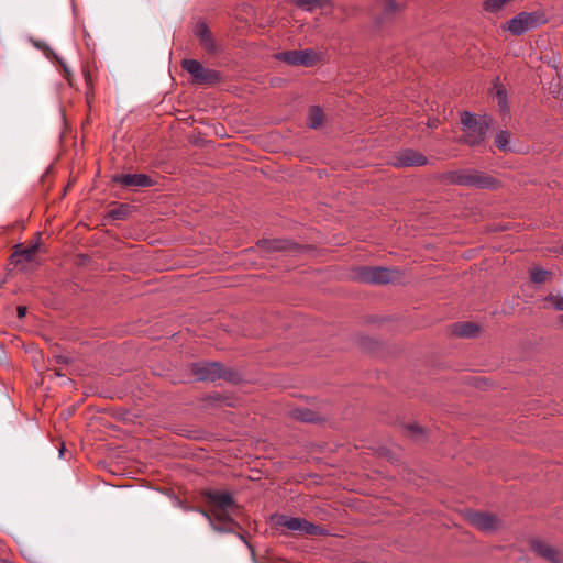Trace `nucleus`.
<instances>
[{
	"label": "nucleus",
	"mask_w": 563,
	"mask_h": 563,
	"mask_svg": "<svg viewBox=\"0 0 563 563\" xmlns=\"http://www.w3.org/2000/svg\"><path fill=\"white\" fill-rule=\"evenodd\" d=\"M461 143L468 146H477L484 142L489 128V120L487 117H477L465 111L461 114Z\"/></svg>",
	"instance_id": "f257e3e1"
},
{
	"label": "nucleus",
	"mask_w": 563,
	"mask_h": 563,
	"mask_svg": "<svg viewBox=\"0 0 563 563\" xmlns=\"http://www.w3.org/2000/svg\"><path fill=\"white\" fill-rule=\"evenodd\" d=\"M443 180L449 184L476 187L481 189H495L498 180L485 173L475 169H461L443 174Z\"/></svg>",
	"instance_id": "f03ea898"
},
{
	"label": "nucleus",
	"mask_w": 563,
	"mask_h": 563,
	"mask_svg": "<svg viewBox=\"0 0 563 563\" xmlns=\"http://www.w3.org/2000/svg\"><path fill=\"white\" fill-rule=\"evenodd\" d=\"M273 521L277 527H283L291 531H297L303 536H327V530L316 523L298 517H289L286 515L273 516Z\"/></svg>",
	"instance_id": "7ed1b4c3"
},
{
	"label": "nucleus",
	"mask_w": 563,
	"mask_h": 563,
	"mask_svg": "<svg viewBox=\"0 0 563 563\" xmlns=\"http://www.w3.org/2000/svg\"><path fill=\"white\" fill-rule=\"evenodd\" d=\"M545 22L544 14L539 11L520 12L510 19L504 29L518 36Z\"/></svg>",
	"instance_id": "20e7f679"
},
{
	"label": "nucleus",
	"mask_w": 563,
	"mask_h": 563,
	"mask_svg": "<svg viewBox=\"0 0 563 563\" xmlns=\"http://www.w3.org/2000/svg\"><path fill=\"white\" fill-rule=\"evenodd\" d=\"M181 67L192 78V81L198 85L211 86L220 81L221 75L218 70L205 68L203 65L196 59H184Z\"/></svg>",
	"instance_id": "39448f33"
},
{
	"label": "nucleus",
	"mask_w": 563,
	"mask_h": 563,
	"mask_svg": "<svg viewBox=\"0 0 563 563\" xmlns=\"http://www.w3.org/2000/svg\"><path fill=\"white\" fill-rule=\"evenodd\" d=\"M275 58L291 66L312 67L319 63L321 56L314 49L307 48L280 52Z\"/></svg>",
	"instance_id": "423d86ee"
},
{
	"label": "nucleus",
	"mask_w": 563,
	"mask_h": 563,
	"mask_svg": "<svg viewBox=\"0 0 563 563\" xmlns=\"http://www.w3.org/2000/svg\"><path fill=\"white\" fill-rule=\"evenodd\" d=\"M397 273V271L380 266H363L356 269L355 279L361 283L383 285L391 283Z\"/></svg>",
	"instance_id": "0eeeda50"
},
{
	"label": "nucleus",
	"mask_w": 563,
	"mask_h": 563,
	"mask_svg": "<svg viewBox=\"0 0 563 563\" xmlns=\"http://www.w3.org/2000/svg\"><path fill=\"white\" fill-rule=\"evenodd\" d=\"M201 514L217 531L231 532L238 526V523L230 518L228 509L220 510V508H211L209 511L201 510Z\"/></svg>",
	"instance_id": "6e6552de"
},
{
	"label": "nucleus",
	"mask_w": 563,
	"mask_h": 563,
	"mask_svg": "<svg viewBox=\"0 0 563 563\" xmlns=\"http://www.w3.org/2000/svg\"><path fill=\"white\" fill-rule=\"evenodd\" d=\"M191 371L198 380L214 382L224 377V371L218 362H199L191 364Z\"/></svg>",
	"instance_id": "1a4fd4ad"
},
{
	"label": "nucleus",
	"mask_w": 563,
	"mask_h": 563,
	"mask_svg": "<svg viewBox=\"0 0 563 563\" xmlns=\"http://www.w3.org/2000/svg\"><path fill=\"white\" fill-rule=\"evenodd\" d=\"M472 526L484 532H493L500 526L499 519L492 514L474 511L468 515Z\"/></svg>",
	"instance_id": "9d476101"
},
{
	"label": "nucleus",
	"mask_w": 563,
	"mask_h": 563,
	"mask_svg": "<svg viewBox=\"0 0 563 563\" xmlns=\"http://www.w3.org/2000/svg\"><path fill=\"white\" fill-rule=\"evenodd\" d=\"M427 163H428V159L424 155H422L413 150H404L395 156V161H394L393 165L396 167H407V166H423Z\"/></svg>",
	"instance_id": "9b49d317"
},
{
	"label": "nucleus",
	"mask_w": 563,
	"mask_h": 563,
	"mask_svg": "<svg viewBox=\"0 0 563 563\" xmlns=\"http://www.w3.org/2000/svg\"><path fill=\"white\" fill-rule=\"evenodd\" d=\"M113 183L120 184L124 187H151L154 185L152 178L146 174H123L115 175L112 178Z\"/></svg>",
	"instance_id": "f8f14e48"
},
{
	"label": "nucleus",
	"mask_w": 563,
	"mask_h": 563,
	"mask_svg": "<svg viewBox=\"0 0 563 563\" xmlns=\"http://www.w3.org/2000/svg\"><path fill=\"white\" fill-rule=\"evenodd\" d=\"M40 250V243L34 242L27 246L16 245L13 254L11 255L12 263L20 265L23 262L31 263L35 260Z\"/></svg>",
	"instance_id": "ddd939ff"
},
{
	"label": "nucleus",
	"mask_w": 563,
	"mask_h": 563,
	"mask_svg": "<svg viewBox=\"0 0 563 563\" xmlns=\"http://www.w3.org/2000/svg\"><path fill=\"white\" fill-rule=\"evenodd\" d=\"M404 8L405 3L397 0H380L376 5L380 21H386L398 15L402 12Z\"/></svg>",
	"instance_id": "4468645a"
},
{
	"label": "nucleus",
	"mask_w": 563,
	"mask_h": 563,
	"mask_svg": "<svg viewBox=\"0 0 563 563\" xmlns=\"http://www.w3.org/2000/svg\"><path fill=\"white\" fill-rule=\"evenodd\" d=\"M196 37L199 40L200 46L208 53L216 52V44L213 41V36L208 25L205 22H199L196 24L194 31Z\"/></svg>",
	"instance_id": "2eb2a0df"
},
{
	"label": "nucleus",
	"mask_w": 563,
	"mask_h": 563,
	"mask_svg": "<svg viewBox=\"0 0 563 563\" xmlns=\"http://www.w3.org/2000/svg\"><path fill=\"white\" fill-rule=\"evenodd\" d=\"M532 550L540 555L541 558L548 560L551 563H561L562 562V555L561 553L553 548L552 545L542 542V541H533Z\"/></svg>",
	"instance_id": "dca6fc26"
},
{
	"label": "nucleus",
	"mask_w": 563,
	"mask_h": 563,
	"mask_svg": "<svg viewBox=\"0 0 563 563\" xmlns=\"http://www.w3.org/2000/svg\"><path fill=\"white\" fill-rule=\"evenodd\" d=\"M207 500L212 505V508L230 509L234 506V500L230 493L211 490L206 493Z\"/></svg>",
	"instance_id": "f3484780"
},
{
	"label": "nucleus",
	"mask_w": 563,
	"mask_h": 563,
	"mask_svg": "<svg viewBox=\"0 0 563 563\" xmlns=\"http://www.w3.org/2000/svg\"><path fill=\"white\" fill-rule=\"evenodd\" d=\"M452 333L459 338H475L479 328L472 322H457L452 327Z\"/></svg>",
	"instance_id": "a211bd4d"
},
{
	"label": "nucleus",
	"mask_w": 563,
	"mask_h": 563,
	"mask_svg": "<svg viewBox=\"0 0 563 563\" xmlns=\"http://www.w3.org/2000/svg\"><path fill=\"white\" fill-rule=\"evenodd\" d=\"M323 120H324L323 110L318 106L310 107V109L308 111V117H307L308 126L311 129H318L323 123Z\"/></svg>",
	"instance_id": "6ab92c4d"
},
{
	"label": "nucleus",
	"mask_w": 563,
	"mask_h": 563,
	"mask_svg": "<svg viewBox=\"0 0 563 563\" xmlns=\"http://www.w3.org/2000/svg\"><path fill=\"white\" fill-rule=\"evenodd\" d=\"M294 3L307 11H312L316 8H323L327 5L328 0H294Z\"/></svg>",
	"instance_id": "aec40b11"
},
{
	"label": "nucleus",
	"mask_w": 563,
	"mask_h": 563,
	"mask_svg": "<svg viewBox=\"0 0 563 563\" xmlns=\"http://www.w3.org/2000/svg\"><path fill=\"white\" fill-rule=\"evenodd\" d=\"M550 275H551V272L545 271L540 267H534L530 272V278L534 284L545 283L548 280V278L550 277Z\"/></svg>",
	"instance_id": "412c9836"
},
{
	"label": "nucleus",
	"mask_w": 563,
	"mask_h": 563,
	"mask_svg": "<svg viewBox=\"0 0 563 563\" xmlns=\"http://www.w3.org/2000/svg\"><path fill=\"white\" fill-rule=\"evenodd\" d=\"M291 416L305 422H313L317 420L316 413L309 409H294Z\"/></svg>",
	"instance_id": "4be33fe9"
},
{
	"label": "nucleus",
	"mask_w": 563,
	"mask_h": 563,
	"mask_svg": "<svg viewBox=\"0 0 563 563\" xmlns=\"http://www.w3.org/2000/svg\"><path fill=\"white\" fill-rule=\"evenodd\" d=\"M509 141L510 133L507 131H499L495 136V145L504 152L508 151Z\"/></svg>",
	"instance_id": "5701e85b"
},
{
	"label": "nucleus",
	"mask_w": 563,
	"mask_h": 563,
	"mask_svg": "<svg viewBox=\"0 0 563 563\" xmlns=\"http://www.w3.org/2000/svg\"><path fill=\"white\" fill-rule=\"evenodd\" d=\"M544 301L548 303L545 307H552L553 309L558 311H563V296L562 295H554L549 294Z\"/></svg>",
	"instance_id": "b1692460"
},
{
	"label": "nucleus",
	"mask_w": 563,
	"mask_h": 563,
	"mask_svg": "<svg viewBox=\"0 0 563 563\" xmlns=\"http://www.w3.org/2000/svg\"><path fill=\"white\" fill-rule=\"evenodd\" d=\"M129 206L120 205L118 208L110 210L109 216L115 220H122L128 216Z\"/></svg>",
	"instance_id": "393cba45"
},
{
	"label": "nucleus",
	"mask_w": 563,
	"mask_h": 563,
	"mask_svg": "<svg viewBox=\"0 0 563 563\" xmlns=\"http://www.w3.org/2000/svg\"><path fill=\"white\" fill-rule=\"evenodd\" d=\"M290 243L286 240H274L269 243V247L276 251H285L288 250Z\"/></svg>",
	"instance_id": "a878e982"
},
{
	"label": "nucleus",
	"mask_w": 563,
	"mask_h": 563,
	"mask_svg": "<svg viewBox=\"0 0 563 563\" xmlns=\"http://www.w3.org/2000/svg\"><path fill=\"white\" fill-rule=\"evenodd\" d=\"M497 97L499 99V106H500L501 111H505L506 108H507V104H506V91L501 90V89H498L497 90Z\"/></svg>",
	"instance_id": "bb28decb"
},
{
	"label": "nucleus",
	"mask_w": 563,
	"mask_h": 563,
	"mask_svg": "<svg viewBox=\"0 0 563 563\" xmlns=\"http://www.w3.org/2000/svg\"><path fill=\"white\" fill-rule=\"evenodd\" d=\"M409 433L417 438L419 434H422V429L416 424L408 426Z\"/></svg>",
	"instance_id": "cd10ccee"
},
{
	"label": "nucleus",
	"mask_w": 563,
	"mask_h": 563,
	"mask_svg": "<svg viewBox=\"0 0 563 563\" xmlns=\"http://www.w3.org/2000/svg\"><path fill=\"white\" fill-rule=\"evenodd\" d=\"M26 311H27V309H26V307H24V306H19V307L16 308V312H18V317H19V318H23V317H25Z\"/></svg>",
	"instance_id": "c85d7f7f"
},
{
	"label": "nucleus",
	"mask_w": 563,
	"mask_h": 563,
	"mask_svg": "<svg viewBox=\"0 0 563 563\" xmlns=\"http://www.w3.org/2000/svg\"><path fill=\"white\" fill-rule=\"evenodd\" d=\"M63 70H64V77L68 80L69 84H71L70 80V70L65 64H62Z\"/></svg>",
	"instance_id": "c756f323"
},
{
	"label": "nucleus",
	"mask_w": 563,
	"mask_h": 563,
	"mask_svg": "<svg viewBox=\"0 0 563 563\" xmlns=\"http://www.w3.org/2000/svg\"><path fill=\"white\" fill-rule=\"evenodd\" d=\"M56 360H57L58 363H65V364L68 363V357L67 356L58 355V356H56Z\"/></svg>",
	"instance_id": "7c9ffc66"
},
{
	"label": "nucleus",
	"mask_w": 563,
	"mask_h": 563,
	"mask_svg": "<svg viewBox=\"0 0 563 563\" xmlns=\"http://www.w3.org/2000/svg\"><path fill=\"white\" fill-rule=\"evenodd\" d=\"M561 322L563 323V314L560 317Z\"/></svg>",
	"instance_id": "2f4dec72"
}]
</instances>
